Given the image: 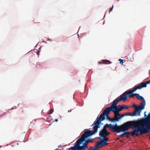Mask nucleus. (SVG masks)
I'll return each mask as SVG.
<instances>
[{
	"label": "nucleus",
	"instance_id": "obj_22",
	"mask_svg": "<svg viewBox=\"0 0 150 150\" xmlns=\"http://www.w3.org/2000/svg\"><path fill=\"white\" fill-rule=\"evenodd\" d=\"M119 61H120V63H123V60H122V59H119Z\"/></svg>",
	"mask_w": 150,
	"mask_h": 150
},
{
	"label": "nucleus",
	"instance_id": "obj_4",
	"mask_svg": "<svg viewBox=\"0 0 150 150\" xmlns=\"http://www.w3.org/2000/svg\"><path fill=\"white\" fill-rule=\"evenodd\" d=\"M114 110L110 107L106 108L104 110L103 113L99 116H98L96 120L94 122V124L99 128L100 127V125L101 123V121L104 120L105 116H108L111 111L113 112Z\"/></svg>",
	"mask_w": 150,
	"mask_h": 150
},
{
	"label": "nucleus",
	"instance_id": "obj_3",
	"mask_svg": "<svg viewBox=\"0 0 150 150\" xmlns=\"http://www.w3.org/2000/svg\"><path fill=\"white\" fill-rule=\"evenodd\" d=\"M134 122H127L123 125L118 126L116 124L115 125L110 124H108V126L110 129L117 133H119L122 131L128 130L129 127H131L132 125H134Z\"/></svg>",
	"mask_w": 150,
	"mask_h": 150
},
{
	"label": "nucleus",
	"instance_id": "obj_7",
	"mask_svg": "<svg viewBox=\"0 0 150 150\" xmlns=\"http://www.w3.org/2000/svg\"><path fill=\"white\" fill-rule=\"evenodd\" d=\"M142 88L140 84L137 86H135L132 89L126 91L124 93H123V95L126 96L127 97L128 96L131 98V96L134 94H133L134 92L136 91L137 89H140Z\"/></svg>",
	"mask_w": 150,
	"mask_h": 150
},
{
	"label": "nucleus",
	"instance_id": "obj_8",
	"mask_svg": "<svg viewBox=\"0 0 150 150\" xmlns=\"http://www.w3.org/2000/svg\"><path fill=\"white\" fill-rule=\"evenodd\" d=\"M108 143L104 141L103 139L101 140L100 142H97L96 145L95 146L94 148H92V149H95V150L98 149L99 148H101L103 145H107Z\"/></svg>",
	"mask_w": 150,
	"mask_h": 150
},
{
	"label": "nucleus",
	"instance_id": "obj_29",
	"mask_svg": "<svg viewBox=\"0 0 150 150\" xmlns=\"http://www.w3.org/2000/svg\"><path fill=\"white\" fill-rule=\"evenodd\" d=\"M72 110H70V112H71Z\"/></svg>",
	"mask_w": 150,
	"mask_h": 150
},
{
	"label": "nucleus",
	"instance_id": "obj_6",
	"mask_svg": "<svg viewBox=\"0 0 150 150\" xmlns=\"http://www.w3.org/2000/svg\"><path fill=\"white\" fill-rule=\"evenodd\" d=\"M126 99L127 96L124 95L123 93L120 96V97L117 98L112 102V104L110 107L114 109L117 107V105L119 102L122 100L125 101Z\"/></svg>",
	"mask_w": 150,
	"mask_h": 150
},
{
	"label": "nucleus",
	"instance_id": "obj_12",
	"mask_svg": "<svg viewBox=\"0 0 150 150\" xmlns=\"http://www.w3.org/2000/svg\"><path fill=\"white\" fill-rule=\"evenodd\" d=\"M150 83V80L149 81H146L144 83H142L140 84L142 88L143 87H146L147 84H149Z\"/></svg>",
	"mask_w": 150,
	"mask_h": 150
},
{
	"label": "nucleus",
	"instance_id": "obj_14",
	"mask_svg": "<svg viewBox=\"0 0 150 150\" xmlns=\"http://www.w3.org/2000/svg\"><path fill=\"white\" fill-rule=\"evenodd\" d=\"M123 109L122 107H121L119 108H117V107H115V109H114V110L116 112L119 113V112L121 111Z\"/></svg>",
	"mask_w": 150,
	"mask_h": 150
},
{
	"label": "nucleus",
	"instance_id": "obj_11",
	"mask_svg": "<svg viewBox=\"0 0 150 150\" xmlns=\"http://www.w3.org/2000/svg\"><path fill=\"white\" fill-rule=\"evenodd\" d=\"M110 134V133L109 132H105L100 131L99 135L101 137H105Z\"/></svg>",
	"mask_w": 150,
	"mask_h": 150
},
{
	"label": "nucleus",
	"instance_id": "obj_2",
	"mask_svg": "<svg viewBox=\"0 0 150 150\" xmlns=\"http://www.w3.org/2000/svg\"><path fill=\"white\" fill-rule=\"evenodd\" d=\"M93 131L92 132L91 130L87 131V129H86L84 132L81 136L80 139H78L76 141L74 146H71L69 149V150H87L88 149V144L89 142H93V139H86L87 138L90 136L95 134L97 132L98 128H99L96 125L93 124ZM95 146L91 147L88 149V150H95V149H92V148H94Z\"/></svg>",
	"mask_w": 150,
	"mask_h": 150
},
{
	"label": "nucleus",
	"instance_id": "obj_10",
	"mask_svg": "<svg viewBox=\"0 0 150 150\" xmlns=\"http://www.w3.org/2000/svg\"><path fill=\"white\" fill-rule=\"evenodd\" d=\"M134 96H135L136 98L139 100H143V101L145 100L142 96H140L139 94L138 93H135L133 95L131 96V98H134Z\"/></svg>",
	"mask_w": 150,
	"mask_h": 150
},
{
	"label": "nucleus",
	"instance_id": "obj_21",
	"mask_svg": "<svg viewBox=\"0 0 150 150\" xmlns=\"http://www.w3.org/2000/svg\"><path fill=\"white\" fill-rule=\"evenodd\" d=\"M125 132V133H124L120 135V136L121 137H124L125 135H126V134H125V132Z\"/></svg>",
	"mask_w": 150,
	"mask_h": 150
},
{
	"label": "nucleus",
	"instance_id": "obj_18",
	"mask_svg": "<svg viewBox=\"0 0 150 150\" xmlns=\"http://www.w3.org/2000/svg\"><path fill=\"white\" fill-rule=\"evenodd\" d=\"M103 140H104V141H105L106 142H107V141L108 140V138L106 137H103Z\"/></svg>",
	"mask_w": 150,
	"mask_h": 150
},
{
	"label": "nucleus",
	"instance_id": "obj_17",
	"mask_svg": "<svg viewBox=\"0 0 150 150\" xmlns=\"http://www.w3.org/2000/svg\"><path fill=\"white\" fill-rule=\"evenodd\" d=\"M109 120H110L112 122L116 121V120L115 119L114 117L112 118H109Z\"/></svg>",
	"mask_w": 150,
	"mask_h": 150
},
{
	"label": "nucleus",
	"instance_id": "obj_16",
	"mask_svg": "<svg viewBox=\"0 0 150 150\" xmlns=\"http://www.w3.org/2000/svg\"><path fill=\"white\" fill-rule=\"evenodd\" d=\"M137 112L134 111L132 113H131L130 116H134L136 115H138V114H137Z\"/></svg>",
	"mask_w": 150,
	"mask_h": 150
},
{
	"label": "nucleus",
	"instance_id": "obj_30",
	"mask_svg": "<svg viewBox=\"0 0 150 150\" xmlns=\"http://www.w3.org/2000/svg\"><path fill=\"white\" fill-rule=\"evenodd\" d=\"M68 112H70V110H68Z\"/></svg>",
	"mask_w": 150,
	"mask_h": 150
},
{
	"label": "nucleus",
	"instance_id": "obj_5",
	"mask_svg": "<svg viewBox=\"0 0 150 150\" xmlns=\"http://www.w3.org/2000/svg\"><path fill=\"white\" fill-rule=\"evenodd\" d=\"M145 104V101L144 100L141 103L140 106H137L135 104L132 105V107L135 108L134 111L138 112V116H140L141 111L144 108Z\"/></svg>",
	"mask_w": 150,
	"mask_h": 150
},
{
	"label": "nucleus",
	"instance_id": "obj_26",
	"mask_svg": "<svg viewBox=\"0 0 150 150\" xmlns=\"http://www.w3.org/2000/svg\"><path fill=\"white\" fill-rule=\"evenodd\" d=\"M131 113H128L127 115L130 116Z\"/></svg>",
	"mask_w": 150,
	"mask_h": 150
},
{
	"label": "nucleus",
	"instance_id": "obj_27",
	"mask_svg": "<svg viewBox=\"0 0 150 150\" xmlns=\"http://www.w3.org/2000/svg\"><path fill=\"white\" fill-rule=\"evenodd\" d=\"M107 116V118L109 120V118H110L109 116Z\"/></svg>",
	"mask_w": 150,
	"mask_h": 150
},
{
	"label": "nucleus",
	"instance_id": "obj_20",
	"mask_svg": "<svg viewBox=\"0 0 150 150\" xmlns=\"http://www.w3.org/2000/svg\"><path fill=\"white\" fill-rule=\"evenodd\" d=\"M122 107L123 109H127L128 108V106H127L126 105H125V106H122Z\"/></svg>",
	"mask_w": 150,
	"mask_h": 150
},
{
	"label": "nucleus",
	"instance_id": "obj_1",
	"mask_svg": "<svg viewBox=\"0 0 150 150\" xmlns=\"http://www.w3.org/2000/svg\"><path fill=\"white\" fill-rule=\"evenodd\" d=\"M146 111L144 112V117L140 119L137 121H129L128 122H134V125H132L129 128H132L133 126L134 129L130 133L128 130H126V134H127L126 137L128 138L129 136L131 134L132 136L134 137L138 135L145 134L150 132V112L147 115L146 114Z\"/></svg>",
	"mask_w": 150,
	"mask_h": 150
},
{
	"label": "nucleus",
	"instance_id": "obj_25",
	"mask_svg": "<svg viewBox=\"0 0 150 150\" xmlns=\"http://www.w3.org/2000/svg\"><path fill=\"white\" fill-rule=\"evenodd\" d=\"M58 148H60L62 147V146H61V145H59L58 146Z\"/></svg>",
	"mask_w": 150,
	"mask_h": 150
},
{
	"label": "nucleus",
	"instance_id": "obj_31",
	"mask_svg": "<svg viewBox=\"0 0 150 150\" xmlns=\"http://www.w3.org/2000/svg\"><path fill=\"white\" fill-rule=\"evenodd\" d=\"M149 139H150V136L149 137Z\"/></svg>",
	"mask_w": 150,
	"mask_h": 150
},
{
	"label": "nucleus",
	"instance_id": "obj_15",
	"mask_svg": "<svg viewBox=\"0 0 150 150\" xmlns=\"http://www.w3.org/2000/svg\"><path fill=\"white\" fill-rule=\"evenodd\" d=\"M108 124H106L103 127V128L102 130V131H100L101 132H108L107 131L106 128L107 127H109V126H108Z\"/></svg>",
	"mask_w": 150,
	"mask_h": 150
},
{
	"label": "nucleus",
	"instance_id": "obj_13",
	"mask_svg": "<svg viewBox=\"0 0 150 150\" xmlns=\"http://www.w3.org/2000/svg\"><path fill=\"white\" fill-rule=\"evenodd\" d=\"M102 62H98L99 64H110L111 63V62L108 60H102Z\"/></svg>",
	"mask_w": 150,
	"mask_h": 150
},
{
	"label": "nucleus",
	"instance_id": "obj_19",
	"mask_svg": "<svg viewBox=\"0 0 150 150\" xmlns=\"http://www.w3.org/2000/svg\"><path fill=\"white\" fill-rule=\"evenodd\" d=\"M53 109H51L50 110V111H49V112H48V114H51L52 113V112H53Z\"/></svg>",
	"mask_w": 150,
	"mask_h": 150
},
{
	"label": "nucleus",
	"instance_id": "obj_24",
	"mask_svg": "<svg viewBox=\"0 0 150 150\" xmlns=\"http://www.w3.org/2000/svg\"><path fill=\"white\" fill-rule=\"evenodd\" d=\"M58 121V120L57 119H56L54 121L55 122H57Z\"/></svg>",
	"mask_w": 150,
	"mask_h": 150
},
{
	"label": "nucleus",
	"instance_id": "obj_9",
	"mask_svg": "<svg viewBox=\"0 0 150 150\" xmlns=\"http://www.w3.org/2000/svg\"><path fill=\"white\" fill-rule=\"evenodd\" d=\"M113 112L114 113V117L116 120V121H118L119 119L121 118V117L124 116V115H122L121 117H119V116H120L121 115L120 114L114 110H113Z\"/></svg>",
	"mask_w": 150,
	"mask_h": 150
},
{
	"label": "nucleus",
	"instance_id": "obj_33",
	"mask_svg": "<svg viewBox=\"0 0 150 150\" xmlns=\"http://www.w3.org/2000/svg\"><path fill=\"white\" fill-rule=\"evenodd\" d=\"M71 150H72V149H71Z\"/></svg>",
	"mask_w": 150,
	"mask_h": 150
},
{
	"label": "nucleus",
	"instance_id": "obj_28",
	"mask_svg": "<svg viewBox=\"0 0 150 150\" xmlns=\"http://www.w3.org/2000/svg\"><path fill=\"white\" fill-rule=\"evenodd\" d=\"M39 51H38L37 52V54L38 55L39 53Z\"/></svg>",
	"mask_w": 150,
	"mask_h": 150
},
{
	"label": "nucleus",
	"instance_id": "obj_32",
	"mask_svg": "<svg viewBox=\"0 0 150 150\" xmlns=\"http://www.w3.org/2000/svg\"><path fill=\"white\" fill-rule=\"evenodd\" d=\"M17 145H18V143L17 144Z\"/></svg>",
	"mask_w": 150,
	"mask_h": 150
},
{
	"label": "nucleus",
	"instance_id": "obj_23",
	"mask_svg": "<svg viewBox=\"0 0 150 150\" xmlns=\"http://www.w3.org/2000/svg\"><path fill=\"white\" fill-rule=\"evenodd\" d=\"M113 7H114V6H112V8H110V11L109 12V13H110V12L111 11H112V9H113Z\"/></svg>",
	"mask_w": 150,
	"mask_h": 150
}]
</instances>
